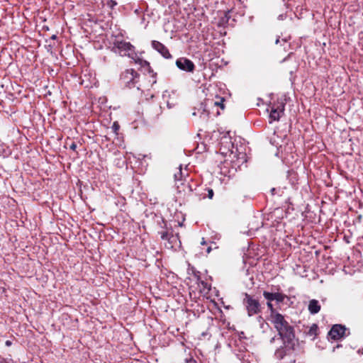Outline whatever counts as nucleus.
I'll list each match as a JSON object with an SVG mask.
<instances>
[{"label": "nucleus", "mask_w": 363, "mask_h": 363, "mask_svg": "<svg viewBox=\"0 0 363 363\" xmlns=\"http://www.w3.org/2000/svg\"><path fill=\"white\" fill-rule=\"evenodd\" d=\"M272 323L278 332V335L271 338L269 343L274 344L283 340H294V329L281 314H276L271 320Z\"/></svg>", "instance_id": "f257e3e1"}, {"label": "nucleus", "mask_w": 363, "mask_h": 363, "mask_svg": "<svg viewBox=\"0 0 363 363\" xmlns=\"http://www.w3.org/2000/svg\"><path fill=\"white\" fill-rule=\"evenodd\" d=\"M112 50L123 57H128L141 66L149 63L138 57L135 48L130 42L123 40L116 39L113 43Z\"/></svg>", "instance_id": "f03ea898"}, {"label": "nucleus", "mask_w": 363, "mask_h": 363, "mask_svg": "<svg viewBox=\"0 0 363 363\" xmlns=\"http://www.w3.org/2000/svg\"><path fill=\"white\" fill-rule=\"evenodd\" d=\"M270 345L275 349L274 357L279 360L283 359L285 357L292 356L294 352V340H283Z\"/></svg>", "instance_id": "7ed1b4c3"}, {"label": "nucleus", "mask_w": 363, "mask_h": 363, "mask_svg": "<svg viewBox=\"0 0 363 363\" xmlns=\"http://www.w3.org/2000/svg\"><path fill=\"white\" fill-rule=\"evenodd\" d=\"M140 79V74L133 69H128L123 72L120 77L121 85L123 87L132 89L137 87L138 90L140 89V85L138 84Z\"/></svg>", "instance_id": "20e7f679"}, {"label": "nucleus", "mask_w": 363, "mask_h": 363, "mask_svg": "<svg viewBox=\"0 0 363 363\" xmlns=\"http://www.w3.org/2000/svg\"><path fill=\"white\" fill-rule=\"evenodd\" d=\"M269 141L271 144L277 147L278 152H280L282 156H285L293 151L294 144L289 141L286 135H284L279 141V137H276V133L274 132L273 136L270 138Z\"/></svg>", "instance_id": "39448f33"}, {"label": "nucleus", "mask_w": 363, "mask_h": 363, "mask_svg": "<svg viewBox=\"0 0 363 363\" xmlns=\"http://www.w3.org/2000/svg\"><path fill=\"white\" fill-rule=\"evenodd\" d=\"M219 152L224 157H230L233 159L235 157L234 145L232 142V138L228 133L224 134L220 140Z\"/></svg>", "instance_id": "423d86ee"}, {"label": "nucleus", "mask_w": 363, "mask_h": 363, "mask_svg": "<svg viewBox=\"0 0 363 363\" xmlns=\"http://www.w3.org/2000/svg\"><path fill=\"white\" fill-rule=\"evenodd\" d=\"M242 302L249 316L257 315L261 312L262 307L259 301L252 298L247 293L245 294Z\"/></svg>", "instance_id": "0eeeda50"}, {"label": "nucleus", "mask_w": 363, "mask_h": 363, "mask_svg": "<svg viewBox=\"0 0 363 363\" xmlns=\"http://www.w3.org/2000/svg\"><path fill=\"white\" fill-rule=\"evenodd\" d=\"M160 238L164 242V246L167 249H174L181 245L178 235H174L168 231L159 232Z\"/></svg>", "instance_id": "6e6552de"}, {"label": "nucleus", "mask_w": 363, "mask_h": 363, "mask_svg": "<svg viewBox=\"0 0 363 363\" xmlns=\"http://www.w3.org/2000/svg\"><path fill=\"white\" fill-rule=\"evenodd\" d=\"M285 104L283 102H278L277 104H274L271 107L269 113V123L273 121H278L284 111Z\"/></svg>", "instance_id": "1a4fd4ad"}, {"label": "nucleus", "mask_w": 363, "mask_h": 363, "mask_svg": "<svg viewBox=\"0 0 363 363\" xmlns=\"http://www.w3.org/2000/svg\"><path fill=\"white\" fill-rule=\"evenodd\" d=\"M177 67L183 71L187 72H193L195 69V65L194 62L186 57H180L176 61Z\"/></svg>", "instance_id": "9d476101"}, {"label": "nucleus", "mask_w": 363, "mask_h": 363, "mask_svg": "<svg viewBox=\"0 0 363 363\" xmlns=\"http://www.w3.org/2000/svg\"><path fill=\"white\" fill-rule=\"evenodd\" d=\"M347 328L341 325H335L328 333V336L334 340H338L345 336Z\"/></svg>", "instance_id": "9b49d317"}, {"label": "nucleus", "mask_w": 363, "mask_h": 363, "mask_svg": "<svg viewBox=\"0 0 363 363\" xmlns=\"http://www.w3.org/2000/svg\"><path fill=\"white\" fill-rule=\"evenodd\" d=\"M152 47L156 50L162 57L166 59L172 58V55L170 54L168 48L162 43L152 40Z\"/></svg>", "instance_id": "f8f14e48"}, {"label": "nucleus", "mask_w": 363, "mask_h": 363, "mask_svg": "<svg viewBox=\"0 0 363 363\" xmlns=\"http://www.w3.org/2000/svg\"><path fill=\"white\" fill-rule=\"evenodd\" d=\"M308 308L310 313L316 314L320 310V305L317 300L312 299L309 301Z\"/></svg>", "instance_id": "ddd939ff"}, {"label": "nucleus", "mask_w": 363, "mask_h": 363, "mask_svg": "<svg viewBox=\"0 0 363 363\" xmlns=\"http://www.w3.org/2000/svg\"><path fill=\"white\" fill-rule=\"evenodd\" d=\"M267 306L268 309L270 311V320L274 319L276 314H280L279 312H277L274 309L272 302H267Z\"/></svg>", "instance_id": "4468645a"}, {"label": "nucleus", "mask_w": 363, "mask_h": 363, "mask_svg": "<svg viewBox=\"0 0 363 363\" xmlns=\"http://www.w3.org/2000/svg\"><path fill=\"white\" fill-rule=\"evenodd\" d=\"M286 296L279 292L274 293V301H276L278 303H281L284 301Z\"/></svg>", "instance_id": "2eb2a0df"}, {"label": "nucleus", "mask_w": 363, "mask_h": 363, "mask_svg": "<svg viewBox=\"0 0 363 363\" xmlns=\"http://www.w3.org/2000/svg\"><path fill=\"white\" fill-rule=\"evenodd\" d=\"M182 177L183 176H182V166L180 165L177 172L174 173V181L176 182L182 181Z\"/></svg>", "instance_id": "dca6fc26"}, {"label": "nucleus", "mask_w": 363, "mask_h": 363, "mask_svg": "<svg viewBox=\"0 0 363 363\" xmlns=\"http://www.w3.org/2000/svg\"><path fill=\"white\" fill-rule=\"evenodd\" d=\"M263 296L266 300H267V302H272L274 301V293L264 291L263 292Z\"/></svg>", "instance_id": "f3484780"}, {"label": "nucleus", "mask_w": 363, "mask_h": 363, "mask_svg": "<svg viewBox=\"0 0 363 363\" xmlns=\"http://www.w3.org/2000/svg\"><path fill=\"white\" fill-rule=\"evenodd\" d=\"M318 330V325L316 324H313L311 325V327L310 328L308 333L310 335H316Z\"/></svg>", "instance_id": "a211bd4d"}, {"label": "nucleus", "mask_w": 363, "mask_h": 363, "mask_svg": "<svg viewBox=\"0 0 363 363\" xmlns=\"http://www.w3.org/2000/svg\"><path fill=\"white\" fill-rule=\"evenodd\" d=\"M104 2L111 9H113L117 4L113 0H104Z\"/></svg>", "instance_id": "6ab92c4d"}, {"label": "nucleus", "mask_w": 363, "mask_h": 363, "mask_svg": "<svg viewBox=\"0 0 363 363\" xmlns=\"http://www.w3.org/2000/svg\"><path fill=\"white\" fill-rule=\"evenodd\" d=\"M198 281H199V284H201V286L203 287V289H207V290H209L210 289V287L208 286V284L203 281V280H200L199 277H198Z\"/></svg>", "instance_id": "aec40b11"}, {"label": "nucleus", "mask_w": 363, "mask_h": 363, "mask_svg": "<svg viewBox=\"0 0 363 363\" xmlns=\"http://www.w3.org/2000/svg\"><path fill=\"white\" fill-rule=\"evenodd\" d=\"M224 99L223 98H220V101H216L215 105L220 106L222 109L224 108V104H223Z\"/></svg>", "instance_id": "412c9836"}, {"label": "nucleus", "mask_w": 363, "mask_h": 363, "mask_svg": "<svg viewBox=\"0 0 363 363\" xmlns=\"http://www.w3.org/2000/svg\"><path fill=\"white\" fill-rule=\"evenodd\" d=\"M112 128H113L114 132L116 133H117V131L119 129V125L116 122H115V123H113Z\"/></svg>", "instance_id": "4be33fe9"}, {"label": "nucleus", "mask_w": 363, "mask_h": 363, "mask_svg": "<svg viewBox=\"0 0 363 363\" xmlns=\"http://www.w3.org/2000/svg\"><path fill=\"white\" fill-rule=\"evenodd\" d=\"M208 197L211 199L213 197V191L211 189H208Z\"/></svg>", "instance_id": "5701e85b"}, {"label": "nucleus", "mask_w": 363, "mask_h": 363, "mask_svg": "<svg viewBox=\"0 0 363 363\" xmlns=\"http://www.w3.org/2000/svg\"><path fill=\"white\" fill-rule=\"evenodd\" d=\"M186 363H197L195 359H194L193 358H189V359H186Z\"/></svg>", "instance_id": "b1692460"}, {"label": "nucleus", "mask_w": 363, "mask_h": 363, "mask_svg": "<svg viewBox=\"0 0 363 363\" xmlns=\"http://www.w3.org/2000/svg\"><path fill=\"white\" fill-rule=\"evenodd\" d=\"M77 148V144L75 143H72L70 145V149L72 150H75Z\"/></svg>", "instance_id": "393cba45"}, {"label": "nucleus", "mask_w": 363, "mask_h": 363, "mask_svg": "<svg viewBox=\"0 0 363 363\" xmlns=\"http://www.w3.org/2000/svg\"><path fill=\"white\" fill-rule=\"evenodd\" d=\"M5 345H6V346H7V347H10V346L12 345V342H11V340H6V341L5 342Z\"/></svg>", "instance_id": "a878e982"}, {"label": "nucleus", "mask_w": 363, "mask_h": 363, "mask_svg": "<svg viewBox=\"0 0 363 363\" xmlns=\"http://www.w3.org/2000/svg\"><path fill=\"white\" fill-rule=\"evenodd\" d=\"M275 191H276V189H275V188H272V189H271L272 194H273V195H274V194H275Z\"/></svg>", "instance_id": "bb28decb"}, {"label": "nucleus", "mask_w": 363, "mask_h": 363, "mask_svg": "<svg viewBox=\"0 0 363 363\" xmlns=\"http://www.w3.org/2000/svg\"><path fill=\"white\" fill-rule=\"evenodd\" d=\"M295 362H296L295 359H291L289 363H295Z\"/></svg>", "instance_id": "cd10ccee"}, {"label": "nucleus", "mask_w": 363, "mask_h": 363, "mask_svg": "<svg viewBox=\"0 0 363 363\" xmlns=\"http://www.w3.org/2000/svg\"><path fill=\"white\" fill-rule=\"evenodd\" d=\"M211 251V247H208L207 252H209Z\"/></svg>", "instance_id": "c85d7f7f"}, {"label": "nucleus", "mask_w": 363, "mask_h": 363, "mask_svg": "<svg viewBox=\"0 0 363 363\" xmlns=\"http://www.w3.org/2000/svg\"><path fill=\"white\" fill-rule=\"evenodd\" d=\"M55 38H56V35H55L52 36V39H55Z\"/></svg>", "instance_id": "c756f323"}, {"label": "nucleus", "mask_w": 363, "mask_h": 363, "mask_svg": "<svg viewBox=\"0 0 363 363\" xmlns=\"http://www.w3.org/2000/svg\"><path fill=\"white\" fill-rule=\"evenodd\" d=\"M279 43V39H277V40H276V43Z\"/></svg>", "instance_id": "7c9ffc66"}, {"label": "nucleus", "mask_w": 363, "mask_h": 363, "mask_svg": "<svg viewBox=\"0 0 363 363\" xmlns=\"http://www.w3.org/2000/svg\"><path fill=\"white\" fill-rule=\"evenodd\" d=\"M192 114H193L194 116H196V113L195 112H194Z\"/></svg>", "instance_id": "2f4dec72"}]
</instances>
